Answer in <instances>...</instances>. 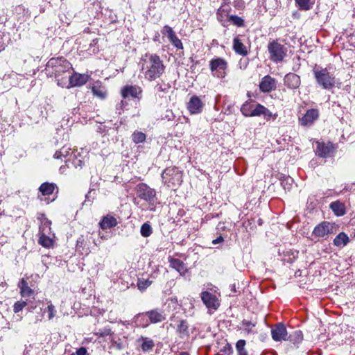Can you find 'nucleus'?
Returning a JSON list of instances; mask_svg holds the SVG:
<instances>
[{"label": "nucleus", "mask_w": 355, "mask_h": 355, "mask_svg": "<svg viewBox=\"0 0 355 355\" xmlns=\"http://www.w3.org/2000/svg\"><path fill=\"white\" fill-rule=\"evenodd\" d=\"M66 162L68 167L71 164L75 168L80 167L81 168L83 164V160L78 159V157H71V159H69Z\"/></svg>", "instance_id": "ea45409f"}, {"label": "nucleus", "mask_w": 355, "mask_h": 355, "mask_svg": "<svg viewBox=\"0 0 355 355\" xmlns=\"http://www.w3.org/2000/svg\"><path fill=\"white\" fill-rule=\"evenodd\" d=\"M38 243L44 248H51L53 245V241L50 238V234H39Z\"/></svg>", "instance_id": "7c9ffc66"}, {"label": "nucleus", "mask_w": 355, "mask_h": 355, "mask_svg": "<svg viewBox=\"0 0 355 355\" xmlns=\"http://www.w3.org/2000/svg\"><path fill=\"white\" fill-rule=\"evenodd\" d=\"M146 135L141 131H135L132 134V140L135 144L143 143L146 141Z\"/></svg>", "instance_id": "c9c22d12"}, {"label": "nucleus", "mask_w": 355, "mask_h": 355, "mask_svg": "<svg viewBox=\"0 0 355 355\" xmlns=\"http://www.w3.org/2000/svg\"><path fill=\"white\" fill-rule=\"evenodd\" d=\"M137 317L142 318L147 317L148 318V320H146V322L143 324V327H146L150 323L155 324L164 321L166 318V315L164 311L160 309H155L145 313H139Z\"/></svg>", "instance_id": "0eeeda50"}, {"label": "nucleus", "mask_w": 355, "mask_h": 355, "mask_svg": "<svg viewBox=\"0 0 355 355\" xmlns=\"http://www.w3.org/2000/svg\"><path fill=\"white\" fill-rule=\"evenodd\" d=\"M245 340H239L236 344V348L238 352V355H248L246 350L245 349Z\"/></svg>", "instance_id": "79ce46f5"}, {"label": "nucleus", "mask_w": 355, "mask_h": 355, "mask_svg": "<svg viewBox=\"0 0 355 355\" xmlns=\"http://www.w3.org/2000/svg\"><path fill=\"white\" fill-rule=\"evenodd\" d=\"M153 283V281L149 279H138L137 287L141 291H145Z\"/></svg>", "instance_id": "e433bc0d"}, {"label": "nucleus", "mask_w": 355, "mask_h": 355, "mask_svg": "<svg viewBox=\"0 0 355 355\" xmlns=\"http://www.w3.org/2000/svg\"><path fill=\"white\" fill-rule=\"evenodd\" d=\"M126 104H127V103H126L125 102H124L123 101H121V103L116 105V109H117V110H119V109L122 110V109H123V106H124L125 105H126Z\"/></svg>", "instance_id": "4d7b16f0"}, {"label": "nucleus", "mask_w": 355, "mask_h": 355, "mask_svg": "<svg viewBox=\"0 0 355 355\" xmlns=\"http://www.w3.org/2000/svg\"><path fill=\"white\" fill-rule=\"evenodd\" d=\"M284 84L288 89H296L300 86V77L294 73H288L284 78Z\"/></svg>", "instance_id": "a211bd4d"}, {"label": "nucleus", "mask_w": 355, "mask_h": 355, "mask_svg": "<svg viewBox=\"0 0 355 355\" xmlns=\"http://www.w3.org/2000/svg\"><path fill=\"white\" fill-rule=\"evenodd\" d=\"M137 318L138 319H140V321H141L140 325H141L142 327H143V324H144V323H146V320H148V318L147 317H145V318H138V317L137 316Z\"/></svg>", "instance_id": "13d9d810"}, {"label": "nucleus", "mask_w": 355, "mask_h": 355, "mask_svg": "<svg viewBox=\"0 0 355 355\" xmlns=\"http://www.w3.org/2000/svg\"><path fill=\"white\" fill-rule=\"evenodd\" d=\"M89 76L85 73H79L73 72L68 76L67 85L62 87L71 88L75 87H80L85 85L89 80Z\"/></svg>", "instance_id": "9d476101"}, {"label": "nucleus", "mask_w": 355, "mask_h": 355, "mask_svg": "<svg viewBox=\"0 0 355 355\" xmlns=\"http://www.w3.org/2000/svg\"><path fill=\"white\" fill-rule=\"evenodd\" d=\"M303 340L302 332L300 330L295 331L293 334L287 337V340L294 345L299 344Z\"/></svg>", "instance_id": "2f4dec72"}, {"label": "nucleus", "mask_w": 355, "mask_h": 355, "mask_svg": "<svg viewBox=\"0 0 355 355\" xmlns=\"http://www.w3.org/2000/svg\"><path fill=\"white\" fill-rule=\"evenodd\" d=\"M203 107L204 103L201 98L198 96H191L187 105V107L191 114H198L201 113L203 110Z\"/></svg>", "instance_id": "dca6fc26"}, {"label": "nucleus", "mask_w": 355, "mask_h": 355, "mask_svg": "<svg viewBox=\"0 0 355 355\" xmlns=\"http://www.w3.org/2000/svg\"><path fill=\"white\" fill-rule=\"evenodd\" d=\"M142 92L141 87L137 85H125L121 90L123 98L131 96L140 100L142 97Z\"/></svg>", "instance_id": "ddd939ff"}, {"label": "nucleus", "mask_w": 355, "mask_h": 355, "mask_svg": "<svg viewBox=\"0 0 355 355\" xmlns=\"http://www.w3.org/2000/svg\"><path fill=\"white\" fill-rule=\"evenodd\" d=\"M319 117V112L317 109H310L304 116L300 118V123L302 126H310Z\"/></svg>", "instance_id": "f3484780"}, {"label": "nucleus", "mask_w": 355, "mask_h": 355, "mask_svg": "<svg viewBox=\"0 0 355 355\" xmlns=\"http://www.w3.org/2000/svg\"><path fill=\"white\" fill-rule=\"evenodd\" d=\"M239 64L241 69H245L248 64V61L246 59H241L239 62Z\"/></svg>", "instance_id": "5fc2aeb1"}, {"label": "nucleus", "mask_w": 355, "mask_h": 355, "mask_svg": "<svg viewBox=\"0 0 355 355\" xmlns=\"http://www.w3.org/2000/svg\"><path fill=\"white\" fill-rule=\"evenodd\" d=\"M277 80L272 76H263L259 82V87L261 92L269 93L277 88Z\"/></svg>", "instance_id": "f8f14e48"}, {"label": "nucleus", "mask_w": 355, "mask_h": 355, "mask_svg": "<svg viewBox=\"0 0 355 355\" xmlns=\"http://www.w3.org/2000/svg\"><path fill=\"white\" fill-rule=\"evenodd\" d=\"M137 196L148 205V209L154 211L158 203L156 191L144 183L139 184L136 187Z\"/></svg>", "instance_id": "7ed1b4c3"}, {"label": "nucleus", "mask_w": 355, "mask_h": 355, "mask_svg": "<svg viewBox=\"0 0 355 355\" xmlns=\"http://www.w3.org/2000/svg\"><path fill=\"white\" fill-rule=\"evenodd\" d=\"M209 67L214 76L223 78L226 76L227 62L222 58H213L209 61Z\"/></svg>", "instance_id": "6e6552de"}, {"label": "nucleus", "mask_w": 355, "mask_h": 355, "mask_svg": "<svg viewBox=\"0 0 355 355\" xmlns=\"http://www.w3.org/2000/svg\"><path fill=\"white\" fill-rule=\"evenodd\" d=\"M170 266L177 270L181 275L187 272V268L182 261L178 259L168 257Z\"/></svg>", "instance_id": "412c9836"}, {"label": "nucleus", "mask_w": 355, "mask_h": 355, "mask_svg": "<svg viewBox=\"0 0 355 355\" xmlns=\"http://www.w3.org/2000/svg\"><path fill=\"white\" fill-rule=\"evenodd\" d=\"M177 333L179 337L182 339L189 336V324L186 320H182L180 321L177 327Z\"/></svg>", "instance_id": "b1692460"}, {"label": "nucleus", "mask_w": 355, "mask_h": 355, "mask_svg": "<svg viewBox=\"0 0 355 355\" xmlns=\"http://www.w3.org/2000/svg\"><path fill=\"white\" fill-rule=\"evenodd\" d=\"M220 352L225 354L230 355L232 352V348L229 343H227L221 349Z\"/></svg>", "instance_id": "8fccbe9b"}, {"label": "nucleus", "mask_w": 355, "mask_h": 355, "mask_svg": "<svg viewBox=\"0 0 355 355\" xmlns=\"http://www.w3.org/2000/svg\"><path fill=\"white\" fill-rule=\"evenodd\" d=\"M287 261L290 263H291L293 262V259L291 258H289Z\"/></svg>", "instance_id": "e2e57ef3"}, {"label": "nucleus", "mask_w": 355, "mask_h": 355, "mask_svg": "<svg viewBox=\"0 0 355 355\" xmlns=\"http://www.w3.org/2000/svg\"><path fill=\"white\" fill-rule=\"evenodd\" d=\"M257 324V321L256 320H248L246 319H243L241 322V329H242L245 334H256L257 331L254 329Z\"/></svg>", "instance_id": "4be33fe9"}, {"label": "nucleus", "mask_w": 355, "mask_h": 355, "mask_svg": "<svg viewBox=\"0 0 355 355\" xmlns=\"http://www.w3.org/2000/svg\"><path fill=\"white\" fill-rule=\"evenodd\" d=\"M18 286L22 297H30L33 293V291L28 286V282L24 279L20 280Z\"/></svg>", "instance_id": "a878e982"}, {"label": "nucleus", "mask_w": 355, "mask_h": 355, "mask_svg": "<svg viewBox=\"0 0 355 355\" xmlns=\"http://www.w3.org/2000/svg\"><path fill=\"white\" fill-rule=\"evenodd\" d=\"M216 355H223V354H222L220 353H217Z\"/></svg>", "instance_id": "338daca9"}, {"label": "nucleus", "mask_w": 355, "mask_h": 355, "mask_svg": "<svg viewBox=\"0 0 355 355\" xmlns=\"http://www.w3.org/2000/svg\"><path fill=\"white\" fill-rule=\"evenodd\" d=\"M223 241V238L221 236H220L217 239L213 240L212 243L213 244H218V243H221Z\"/></svg>", "instance_id": "6e6d98bb"}, {"label": "nucleus", "mask_w": 355, "mask_h": 355, "mask_svg": "<svg viewBox=\"0 0 355 355\" xmlns=\"http://www.w3.org/2000/svg\"><path fill=\"white\" fill-rule=\"evenodd\" d=\"M225 4L226 3L222 4L216 12L217 19L220 22L225 21L228 17L229 8L226 6Z\"/></svg>", "instance_id": "c756f323"}, {"label": "nucleus", "mask_w": 355, "mask_h": 355, "mask_svg": "<svg viewBox=\"0 0 355 355\" xmlns=\"http://www.w3.org/2000/svg\"><path fill=\"white\" fill-rule=\"evenodd\" d=\"M162 35H166L168 41L174 46L177 49H183V44L181 40L177 37L175 31L173 28L165 25L161 31Z\"/></svg>", "instance_id": "9b49d317"}, {"label": "nucleus", "mask_w": 355, "mask_h": 355, "mask_svg": "<svg viewBox=\"0 0 355 355\" xmlns=\"http://www.w3.org/2000/svg\"><path fill=\"white\" fill-rule=\"evenodd\" d=\"M117 223V220L114 216L107 215L100 221L99 225L101 229L106 230L116 226Z\"/></svg>", "instance_id": "5701e85b"}, {"label": "nucleus", "mask_w": 355, "mask_h": 355, "mask_svg": "<svg viewBox=\"0 0 355 355\" xmlns=\"http://www.w3.org/2000/svg\"><path fill=\"white\" fill-rule=\"evenodd\" d=\"M169 88H170V86L168 84H165L164 83H158L155 86V89H156L157 93L159 94V96H161L160 93L166 92V91L168 90Z\"/></svg>", "instance_id": "49530a36"}, {"label": "nucleus", "mask_w": 355, "mask_h": 355, "mask_svg": "<svg viewBox=\"0 0 355 355\" xmlns=\"http://www.w3.org/2000/svg\"><path fill=\"white\" fill-rule=\"evenodd\" d=\"M271 336L272 339L277 342L286 340L288 332L286 326L282 322L277 323L272 328Z\"/></svg>", "instance_id": "2eb2a0df"}, {"label": "nucleus", "mask_w": 355, "mask_h": 355, "mask_svg": "<svg viewBox=\"0 0 355 355\" xmlns=\"http://www.w3.org/2000/svg\"><path fill=\"white\" fill-rule=\"evenodd\" d=\"M15 13L20 17H28L30 15L28 9L26 8L22 5H19L15 8Z\"/></svg>", "instance_id": "a19ab883"}, {"label": "nucleus", "mask_w": 355, "mask_h": 355, "mask_svg": "<svg viewBox=\"0 0 355 355\" xmlns=\"http://www.w3.org/2000/svg\"><path fill=\"white\" fill-rule=\"evenodd\" d=\"M263 116L266 120H269L272 117L275 119L277 116V114H272V113L266 107L263 112Z\"/></svg>", "instance_id": "09e8293b"}, {"label": "nucleus", "mask_w": 355, "mask_h": 355, "mask_svg": "<svg viewBox=\"0 0 355 355\" xmlns=\"http://www.w3.org/2000/svg\"><path fill=\"white\" fill-rule=\"evenodd\" d=\"M313 73L317 83L324 89H330L335 86L336 78L327 68L315 65Z\"/></svg>", "instance_id": "39448f33"}, {"label": "nucleus", "mask_w": 355, "mask_h": 355, "mask_svg": "<svg viewBox=\"0 0 355 355\" xmlns=\"http://www.w3.org/2000/svg\"><path fill=\"white\" fill-rule=\"evenodd\" d=\"M27 305L25 301H17L13 305V311L17 313L21 311Z\"/></svg>", "instance_id": "c03bdc74"}, {"label": "nucleus", "mask_w": 355, "mask_h": 355, "mask_svg": "<svg viewBox=\"0 0 355 355\" xmlns=\"http://www.w3.org/2000/svg\"><path fill=\"white\" fill-rule=\"evenodd\" d=\"M164 118L168 121H172L175 118V115L171 110H166Z\"/></svg>", "instance_id": "603ef678"}, {"label": "nucleus", "mask_w": 355, "mask_h": 355, "mask_svg": "<svg viewBox=\"0 0 355 355\" xmlns=\"http://www.w3.org/2000/svg\"><path fill=\"white\" fill-rule=\"evenodd\" d=\"M96 334L99 337H105L111 334V330L110 329H104L103 330H99Z\"/></svg>", "instance_id": "3c124183"}, {"label": "nucleus", "mask_w": 355, "mask_h": 355, "mask_svg": "<svg viewBox=\"0 0 355 355\" xmlns=\"http://www.w3.org/2000/svg\"><path fill=\"white\" fill-rule=\"evenodd\" d=\"M93 94L100 98H104L106 96V91L102 87L100 83H96L92 87Z\"/></svg>", "instance_id": "c85d7f7f"}, {"label": "nucleus", "mask_w": 355, "mask_h": 355, "mask_svg": "<svg viewBox=\"0 0 355 355\" xmlns=\"http://www.w3.org/2000/svg\"><path fill=\"white\" fill-rule=\"evenodd\" d=\"M288 180H284L282 181V185L285 187V184H288Z\"/></svg>", "instance_id": "bf43d9fd"}, {"label": "nucleus", "mask_w": 355, "mask_h": 355, "mask_svg": "<svg viewBox=\"0 0 355 355\" xmlns=\"http://www.w3.org/2000/svg\"><path fill=\"white\" fill-rule=\"evenodd\" d=\"M224 1L223 3H229L230 0H223Z\"/></svg>", "instance_id": "0e129e2a"}, {"label": "nucleus", "mask_w": 355, "mask_h": 355, "mask_svg": "<svg viewBox=\"0 0 355 355\" xmlns=\"http://www.w3.org/2000/svg\"><path fill=\"white\" fill-rule=\"evenodd\" d=\"M47 311L49 312V319L51 320L55 315V308L51 303H50V304L48 305Z\"/></svg>", "instance_id": "de8ad7c7"}, {"label": "nucleus", "mask_w": 355, "mask_h": 355, "mask_svg": "<svg viewBox=\"0 0 355 355\" xmlns=\"http://www.w3.org/2000/svg\"><path fill=\"white\" fill-rule=\"evenodd\" d=\"M349 242V236L345 232H340L334 239L333 244L338 248H343L347 245Z\"/></svg>", "instance_id": "393cba45"}, {"label": "nucleus", "mask_w": 355, "mask_h": 355, "mask_svg": "<svg viewBox=\"0 0 355 355\" xmlns=\"http://www.w3.org/2000/svg\"><path fill=\"white\" fill-rule=\"evenodd\" d=\"M267 49L269 58L273 62H282L287 56V46L278 39L270 40L268 43Z\"/></svg>", "instance_id": "20e7f679"}, {"label": "nucleus", "mask_w": 355, "mask_h": 355, "mask_svg": "<svg viewBox=\"0 0 355 355\" xmlns=\"http://www.w3.org/2000/svg\"><path fill=\"white\" fill-rule=\"evenodd\" d=\"M179 355H189V353L184 352H181Z\"/></svg>", "instance_id": "680f3d73"}, {"label": "nucleus", "mask_w": 355, "mask_h": 355, "mask_svg": "<svg viewBox=\"0 0 355 355\" xmlns=\"http://www.w3.org/2000/svg\"><path fill=\"white\" fill-rule=\"evenodd\" d=\"M55 188V184L44 182L40 185L39 190L43 196H49L53 193Z\"/></svg>", "instance_id": "cd10ccee"}, {"label": "nucleus", "mask_w": 355, "mask_h": 355, "mask_svg": "<svg viewBox=\"0 0 355 355\" xmlns=\"http://www.w3.org/2000/svg\"><path fill=\"white\" fill-rule=\"evenodd\" d=\"M298 8L301 10H309L312 7L311 0H295Z\"/></svg>", "instance_id": "4c0bfd02"}, {"label": "nucleus", "mask_w": 355, "mask_h": 355, "mask_svg": "<svg viewBox=\"0 0 355 355\" xmlns=\"http://www.w3.org/2000/svg\"><path fill=\"white\" fill-rule=\"evenodd\" d=\"M254 105L245 102L241 107V112L245 116H252Z\"/></svg>", "instance_id": "f704fd0d"}, {"label": "nucleus", "mask_w": 355, "mask_h": 355, "mask_svg": "<svg viewBox=\"0 0 355 355\" xmlns=\"http://www.w3.org/2000/svg\"><path fill=\"white\" fill-rule=\"evenodd\" d=\"M162 181L168 188L175 190L182 182V172L177 167H168L162 174Z\"/></svg>", "instance_id": "423d86ee"}, {"label": "nucleus", "mask_w": 355, "mask_h": 355, "mask_svg": "<svg viewBox=\"0 0 355 355\" xmlns=\"http://www.w3.org/2000/svg\"><path fill=\"white\" fill-rule=\"evenodd\" d=\"M232 47L235 53L240 55L246 56L248 54V49L247 46L244 45L241 35H238L234 38Z\"/></svg>", "instance_id": "aec40b11"}, {"label": "nucleus", "mask_w": 355, "mask_h": 355, "mask_svg": "<svg viewBox=\"0 0 355 355\" xmlns=\"http://www.w3.org/2000/svg\"><path fill=\"white\" fill-rule=\"evenodd\" d=\"M266 109V107L261 105V104H257L254 107L252 116H259L263 115V112Z\"/></svg>", "instance_id": "37998d69"}, {"label": "nucleus", "mask_w": 355, "mask_h": 355, "mask_svg": "<svg viewBox=\"0 0 355 355\" xmlns=\"http://www.w3.org/2000/svg\"><path fill=\"white\" fill-rule=\"evenodd\" d=\"M140 232L141 236L144 237L150 236L153 233V230L150 225L148 223H144L141 227Z\"/></svg>", "instance_id": "58836bf2"}, {"label": "nucleus", "mask_w": 355, "mask_h": 355, "mask_svg": "<svg viewBox=\"0 0 355 355\" xmlns=\"http://www.w3.org/2000/svg\"><path fill=\"white\" fill-rule=\"evenodd\" d=\"M70 355H75V354H70Z\"/></svg>", "instance_id": "774afa93"}, {"label": "nucleus", "mask_w": 355, "mask_h": 355, "mask_svg": "<svg viewBox=\"0 0 355 355\" xmlns=\"http://www.w3.org/2000/svg\"><path fill=\"white\" fill-rule=\"evenodd\" d=\"M51 222L50 220H49L46 218H44L40 226L39 234H51Z\"/></svg>", "instance_id": "473e14b6"}, {"label": "nucleus", "mask_w": 355, "mask_h": 355, "mask_svg": "<svg viewBox=\"0 0 355 355\" xmlns=\"http://www.w3.org/2000/svg\"><path fill=\"white\" fill-rule=\"evenodd\" d=\"M91 193V191H89L88 193L86 195V198H88L89 195Z\"/></svg>", "instance_id": "69168bd1"}, {"label": "nucleus", "mask_w": 355, "mask_h": 355, "mask_svg": "<svg viewBox=\"0 0 355 355\" xmlns=\"http://www.w3.org/2000/svg\"><path fill=\"white\" fill-rule=\"evenodd\" d=\"M141 340H142L141 347L143 352H148L153 349L155 343L152 339L146 337H141Z\"/></svg>", "instance_id": "72a5a7b5"}, {"label": "nucleus", "mask_w": 355, "mask_h": 355, "mask_svg": "<svg viewBox=\"0 0 355 355\" xmlns=\"http://www.w3.org/2000/svg\"><path fill=\"white\" fill-rule=\"evenodd\" d=\"M230 21L239 27H241L244 25L243 19L236 15H231L230 17Z\"/></svg>", "instance_id": "a18cd8bd"}, {"label": "nucleus", "mask_w": 355, "mask_h": 355, "mask_svg": "<svg viewBox=\"0 0 355 355\" xmlns=\"http://www.w3.org/2000/svg\"><path fill=\"white\" fill-rule=\"evenodd\" d=\"M55 156H57V155H63V152H59V154L58 153V152H56L54 155Z\"/></svg>", "instance_id": "052dcab7"}, {"label": "nucleus", "mask_w": 355, "mask_h": 355, "mask_svg": "<svg viewBox=\"0 0 355 355\" xmlns=\"http://www.w3.org/2000/svg\"><path fill=\"white\" fill-rule=\"evenodd\" d=\"M315 149L318 155H327L336 153L337 146L331 141H315Z\"/></svg>", "instance_id": "4468645a"}, {"label": "nucleus", "mask_w": 355, "mask_h": 355, "mask_svg": "<svg viewBox=\"0 0 355 355\" xmlns=\"http://www.w3.org/2000/svg\"><path fill=\"white\" fill-rule=\"evenodd\" d=\"M46 73L50 76H54L57 84L60 86L67 85L68 76L73 71L71 64L63 57L51 58L45 69Z\"/></svg>", "instance_id": "f257e3e1"}, {"label": "nucleus", "mask_w": 355, "mask_h": 355, "mask_svg": "<svg viewBox=\"0 0 355 355\" xmlns=\"http://www.w3.org/2000/svg\"><path fill=\"white\" fill-rule=\"evenodd\" d=\"M76 355H89L85 347H82L77 349Z\"/></svg>", "instance_id": "864d4df0"}, {"label": "nucleus", "mask_w": 355, "mask_h": 355, "mask_svg": "<svg viewBox=\"0 0 355 355\" xmlns=\"http://www.w3.org/2000/svg\"><path fill=\"white\" fill-rule=\"evenodd\" d=\"M141 71L145 79L153 81L164 73L166 67L163 60L156 53H146L140 62Z\"/></svg>", "instance_id": "f03ea898"}, {"label": "nucleus", "mask_w": 355, "mask_h": 355, "mask_svg": "<svg viewBox=\"0 0 355 355\" xmlns=\"http://www.w3.org/2000/svg\"><path fill=\"white\" fill-rule=\"evenodd\" d=\"M338 227L334 223L323 221L315 227L312 235L316 237H324L336 233Z\"/></svg>", "instance_id": "1a4fd4ad"}, {"label": "nucleus", "mask_w": 355, "mask_h": 355, "mask_svg": "<svg viewBox=\"0 0 355 355\" xmlns=\"http://www.w3.org/2000/svg\"><path fill=\"white\" fill-rule=\"evenodd\" d=\"M201 299L209 309H217L219 306V302L216 295L208 291H204L201 293Z\"/></svg>", "instance_id": "6ab92c4d"}, {"label": "nucleus", "mask_w": 355, "mask_h": 355, "mask_svg": "<svg viewBox=\"0 0 355 355\" xmlns=\"http://www.w3.org/2000/svg\"><path fill=\"white\" fill-rule=\"evenodd\" d=\"M330 207L334 213L338 216H341L345 214V207L343 203L339 201H335L331 203Z\"/></svg>", "instance_id": "bb28decb"}]
</instances>
